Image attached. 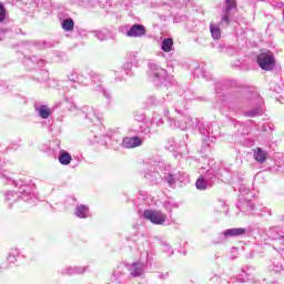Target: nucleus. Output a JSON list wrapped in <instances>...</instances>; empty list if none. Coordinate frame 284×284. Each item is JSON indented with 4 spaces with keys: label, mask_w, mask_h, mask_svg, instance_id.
<instances>
[{
    "label": "nucleus",
    "mask_w": 284,
    "mask_h": 284,
    "mask_svg": "<svg viewBox=\"0 0 284 284\" xmlns=\"http://www.w3.org/2000/svg\"><path fill=\"white\" fill-rule=\"evenodd\" d=\"M257 65H260V68L262 70H265L266 72L274 70V65H276L274 53H272L271 51L260 53L257 55Z\"/></svg>",
    "instance_id": "1"
},
{
    "label": "nucleus",
    "mask_w": 284,
    "mask_h": 284,
    "mask_svg": "<svg viewBox=\"0 0 284 284\" xmlns=\"http://www.w3.org/2000/svg\"><path fill=\"white\" fill-rule=\"evenodd\" d=\"M144 219L150 221V223H153V225H163L168 219V215L161 213V211L145 210Z\"/></svg>",
    "instance_id": "2"
},
{
    "label": "nucleus",
    "mask_w": 284,
    "mask_h": 284,
    "mask_svg": "<svg viewBox=\"0 0 284 284\" xmlns=\"http://www.w3.org/2000/svg\"><path fill=\"white\" fill-rule=\"evenodd\" d=\"M122 145L128 150H132L134 148H140V145H143V140H141V138L139 136L125 138L122 142Z\"/></svg>",
    "instance_id": "3"
},
{
    "label": "nucleus",
    "mask_w": 284,
    "mask_h": 284,
    "mask_svg": "<svg viewBox=\"0 0 284 284\" xmlns=\"http://www.w3.org/2000/svg\"><path fill=\"white\" fill-rule=\"evenodd\" d=\"M145 28L143 24H133L131 29L126 32V37H133L134 39L139 37H145Z\"/></svg>",
    "instance_id": "4"
},
{
    "label": "nucleus",
    "mask_w": 284,
    "mask_h": 284,
    "mask_svg": "<svg viewBox=\"0 0 284 284\" xmlns=\"http://www.w3.org/2000/svg\"><path fill=\"white\" fill-rule=\"evenodd\" d=\"M59 163H61V165H70V163H72V155H70L68 151H61L59 156Z\"/></svg>",
    "instance_id": "5"
},
{
    "label": "nucleus",
    "mask_w": 284,
    "mask_h": 284,
    "mask_svg": "<svg viewBox=\"0 0 284 284\" xmlns=\"http://www.w3.org/2000/svg\"><path fill=\"white\" fill-rule=\"evenodd\" d=\"M246 230L243 227L239 229H229L224 232V236H243L245 234Z\"/></svg>",
    "instance_id": "6"
},
{
    "label": "nucleus",
    "mask_w": 284,
    "mask_h": 284,
    "mask_svg": "<svg viewBox=\"0 0 284 284\" xmlns=\"http://www.w3.org/2000/svg\"><path fill=\"white\" fill-rule=\"evenodd\" d=\"M210 32H211L213 39H215V40L221 39V27L219 24L211 22L210 23Z\"/></svg>",
    "instance_id": "7"
},
{
    "label": "nucleus",
    "mask_w": 284,
    "mask_h": 284,
    "mask_svg": "<svg viewBox=\"0 0 284 284\" xmlns=\"http://www.w3.org/2000/svg\"><path fill=\"white\" fill-rule=\"evenodd\" d=\"M62 30H65V32H72V30H74V20H72V18L63 20Z\"/></svg>",
    "instance_id": "8"
},
{
    "label": "nucleus",
    "mask_w": 284,
    "mask_h": 284,
    "mask_svg": "<svg viewBox=\"0 0 284 284\" xmlns=\"http://www.w3.org/2000/svg\"><path fill=\"white\" fill-rule=\"evenodd\" d=\"M254 154L255 160H257L260 163H265L267 155L265 154V151H263V149L256 148V150H254Z\"/></svg>",
    "instance_id": "9"
},
{
    "label": "nucleus",
    "mask_w": 284,
    "mask_h": 284,
    "mask_svg": "<svg viewBox=\"0 0 284 284\" xmlns=\"http://www.w3.org/2000/svg\"><path fill=\"white\" fill-rule=\"evenodd\" d=\"M174 45V40L172 38H166L162 42L163 52H172V48Z\"/></svg>",
    "instance_id": "10"
},
{
    "label": "nucleus",
    "mask_w": 284,
    "mask_h": 284,
    "mask_svg": "<svg viewBox=\"0 0 284 284\" xmlns=\"http://www.w3.org/2000/svg\"><path fill=\"white\" fill-rule=\"evenodd\" d=\"M88 212H89L88 206L80 205V206H78V209L75 211V216H78L79 219H87L88 217Z\"/></svg>",
    "instance_id": "11"
},
{
    "label": "nucleus",
    "mask_w": 284,
    "mask_h": 284,
    "mask_svg": "<svg viewBox=\"0 0 284 284\" xmlns=\"http://www.w3.org/2000/svg\"><path fill=\"white\" fill-rule=\"evenodd\" d=\"M39 114L41 119H49V116L52 114V111L45 105H41L39 109Z\"/></svg>",
    "instance_id": "12"
},
{
    "label": "nucleus",
    "mask_w": 284,
    "mask_h": 284,
    "mask_svg": "<svg viewBox=\"0 0 284 284\" xmlns=\"http://www.w3.org/2000/svg\"><path fill=\"white\" fill-rule=\"evenodd\" d=\"M195 186L199 190H207V181L204 178H199L195 182Z\"/></svg>",
    "instance_id": "13"
},
{
    "label": "nucleus",
    "mask_w": 284,
    "mask_h": 284,
    "mask_svg": "<svg viewBox=\"0 0 284 284\" xmlns=\"http://www.w3.org/2000/svg\"><path fill=\"white\" fill-rule=\"evenodd\" d=\"M6 6L3 2L0 1V23H3L6 21V14H7Z\"/></svg>",
    "instance_id": "14"
},
{
    "label": "nucleus",
    "mask_w": 284,
    "mask_h": 284,
    "mask_svg": "<svg viewBox=\"0 0 284 284\" xmlns=\"http://www.w3.org/2000/svg\"><path fill=\"white\" fill-rule=\"evenodd\" d=\"M234 8H236V0H226V12L234 10Z\"/></svg>",
    "instance_id": "15"
},
{
    "label": "nucleus",
    "mask_w": 284,
    "mask_h": 284,
    "mask_svg": "<svg viewBox=\"0 0 284 284\" xmlns=\"http://www.w3.org/2000/svg\"><path fill=\"white\" fill-rule=\"evenodd\" d=\"M221 23H226V26H230V16L224 14L221 19Z\"/></svg>",
    "instance_id": "16"
}]
</instances>
